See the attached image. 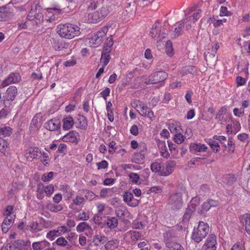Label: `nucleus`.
Masks as SVG:
<instances>
[{"label":"nucleus","mask_w":250,"mask_h":250,"mask_svg":"<svg viewBox=\"0 0 250 250\" xmlns=\"http://www.w3.org/2000/svg\"><path fill=\"white\" fill-rule=\"evenodd\" d=\"M58 28H59L58 33L62 38L71 39L80 34V28L73 24H61Z\"/></svg>","instance_id":"nucleus-1"},{"label":"nucleus","mask_w":250,"mask_h":250,"mask_svg":"<svg viewBox=\"0 0 250 250\" xmlns=\"http://www.w3.org/2000/svg\"><path fill=\"white\" fill-rule=\"evenodd\" d=\"M209 229L208 224L203 222H199L197 228H194L191 238L196 243H199L206 237Z\"/></svg>","instance_id":"nucleus-2"},{"label":"nucleus","mask_w":250,"mask_h":250,"mask_svg":"<svg viewBox=\"0 0 250 250\" xmlns=\"http://www.w3.org/2000/svg\"><path fill=\"white\" fill-rule=\"evenodd\" d=\"M168 74L162 70L153 72L144 80L146 84H156L159 83L164 82L167 78Z\"/></svg>","instance_id":"nucleus-3"},{"label":"nucleus","mask_w":250,"mask_h":250,"mask_svg":"<svg viewBox=\"0 0 250 250\" xmlns=\"http://www.w3.org/2000/svg\"><path fill=\"white\" fill-rule=\"evenodd\" d=\"M178 191L171 195L169 198L168 204L172 205L175 208H180L183 204L182 194H187L186 188L181 187L178 189Z\"/></svg>","instance_id":"nucleus-4"},{"label":"nucleus","mask_w":250,"mask_h":250,"mask_svg":"<svg viewBox=\"0 0 250 250\" xmlns=\"http://www.w3.org/2000/svg\"><path fill=\"white\" fill-rule=\"evenodd\" d=\"M108 30V26H104L96 34L89 39V44L91 46L96 47L99 46L103 41V39Z\"/></svg>","instance_id":"nucleus-5"},{"label":"nucleus","mask_w":250,"mask_h":250,"mask_svg":"<svg viewBox=\"0 0 250 250\" xmlns=\"http://www.w3.org/2000/svg\"><path fill=\"white\" fill-rule=\"evenodd\" d=\"M109 13L108 6L101 5L98 7V9L92 14L91 18V22H97L103 20Z\"/></svg>","instance_id":"nucleus-6"},{"label":"nucleus","mask_w":250,"mask_h":250,"mask_svg":"<svg viewBox=\"0 0 250 250\" xmlns=\"http://www.w3.org/2000/svg\"><path fill=\"white\" fill-rule=\"evenodd\" d=\"M167 34V30L164 27H158L156 25L154 24L152 26L150 31V34L152 38H155L157 36L159 38L160 40L165 38V35ZM157 46L161 45L160 41L157 42Z\"/></svg>","instance_id":"nucleus-7"},{"label":"nucleus","mask_w":250,"mask_h":250,"mask_svg":"<svg viewBox=\"0 0 250 250\" xmlns=\"http://www.w3.org/2000/svg\"><path fill=\"white\" fill-rule=\"evenodd\" d=\"M42 152L37 147H30L25 152V157L30 161L33 159H40L42 156Z\"/></svg>","instance_id":"nucleus-8"},{"label":"nucleus","mask_w":250,"mask_h":250,"mask_svg":"<svg viewBox=\"0 0 250 250\" xmlns=\"http://www.w3.org/2000/svg\"><path fill=\"white\" fill-rule=\"evenodd\" d=\"M34 250H56L55 248L51 246V244L46 240L35 242L32 243Z\"/></svg>","instance_id":"nucleus-9"},{"label":"nucleus","mask_w":250,"mask_h":250,"mask_svg":"<svg viewBox=\"0 0 250 250\" xmlns=\"http://www.w3.org/2000/svg\"><path fill=\"white\" fill-rule=\"evenodd\" d=\"M216 236L213 234L209 235L202 247L203 250H216Z\"/></svg>","instance_id":"nucleus-10"},{"label":"nucleus","mask_w":250,"mask_h":250,"mask_svg":"<svg viewBox=\"0 0 250 250\" xmlns=\"http://www.w3.org/2000/svg\"><path fill=\"white\" fill-rule=\"evenodd\" d=\"M176 162L174 161H169L165 163L160 172V175L166 176L171 174L174 171Z\"/></svg>","instance_id":"nucleus-11"},{"label":"nucleus","mask_w":250,"mask_h":250,"mask_svg":"<svg viewBox=\"0 0 250 250\" xmlns=\"http://www.w3.org/2000/svg\"><path fill=\"white\" fill-rule=\"evenodd\" d=\"M21 80V76L18 73H11L2 82L0 87H4L12 83H16Z\"/></svg>","instance_id":"nucleus-12"},{"label":"nucleus","mask_w":250,"mask_h":250,"mask_svg":"<svg viewBox=\"0 0 250 250\" xmlns=\"http://www.w3.org/2000/svg\"><path fill=\"white\" fill-rule=\"evenodd\" d=\"M164 241L165 245H169L174 243H176L177 237L175 231L172 229H169L166 231L163 234Z\"/></svg>","instance_id":"nucleus-13"},{"label":"nucleus","mask_w":250,"mask_h":250,"mask_svg":"<svg viewBox=\"0 0 250 250\" xmlns=\"http://www.w3.org/2000/svg\"><path fill=\"white\" fill-rule=\"evenodd\" d=\"M140 148H141V152L135 153L132 158L133 162L139 164L144 163L146 152V148L145 145H143L142 147L140 146Z\"/></svg>","instance_id":"nucleus-14"},{"label":"nucleus","mask_w":250,"mask_h":250,"mask_svg":"<svg viewBox=\"0 0 250 250\" xmlns=\"http://www.w3.org/2000/svg\"><path fill=\"white\" fill-rule=\"evenodd\" d=\"M44 127L47 130L54 131L60 128L61 122L59 119L54 118L46 122L44 124Z\"/></svg>","instance_id":"nucleus-15"},{"label":"nucleus","mask_w":250,"mask_h":250,"mask_svg":"<svg viewBox=\"0 0 250 250\" xmlns=\"http://www.w3.org/2000/svg\"><path fill=\"white\" fill-rule=\"evenodd\" d=\"M18 93V89L15 86H9L5 93V98L7 101H13Z\"/></svg>","instance_id":"nucleus-16"},{"label":"nucleus","mask_w":250,"mask_h":250,"mask_svg":"<svg viewBox=\"0 0 250 250\" xmlns=\"http://www.w3.org/2000/svg\"><path fill=\"white\" fill-rule=\"evenodd\" d=\"M207 146L200 143H191L189 146V151L192 153L206 151Z\"/></svg>","instance_id":"nucleus-17"},{"label":"nucleus","mask_w":250,"mask_h":250,"mask_svg":"<svg viewBox=\"0 0 250 250\" xmlns=\"http://www.w3.org/2000/svg\"><path fill=\"white\" fill-rule=\"evenodd\" d=\"M188 18L183 19L181 22L176 23L174 26V30L173 31V36L176 38L182 34V28L184 27V23H187Z\"/></svg>","instance_id":"nucleus-18"},{"label":"nucleus","mask_w":250,"mask_h":250,"mask_svg":"<svg viewBox=\"0 0 250 250\" xmlns=\"http://www.w3.org/2000/svg\"><path fill=\"white\" fill-rule=\"evenodd\" d=\"M115 213L118 217L123 219L125 216H127L129 212L125 206H119L115 208Z\"/></svg>","instance_id":"nucleus-19"},{"label":"nucleus","mask_w":250,"mask_h":250,"mask_svg":"<svg viewBox=\"0 0 250 250\" xmlns=\"http://www.w3.org/2000/svg\"><path fill=\"white\" fill-rule=\"evenodd\" d=\"M13 223V219L11 217L10 218L7 216L3 220L1 224V230L3 233L8 232L9 229L11 228L12 223Z\"/></svg>","instance_id":"nucleus-20"},{"label":"nucleus","mask_w":250,"mask_h":250,"mask_svg":"<svg viewBox=\"0 0 250 250\" xmlns=\"http://www.w3.org/2000/svg\"><path fill=\"white\" fill-rule=\"evenodd\" d=\"M85 2L88 11L96 9L102 4L101 0H87Z\"/></svg>","instance_id":"nucleus-21"},{"label":"nucleus","mask_w":250,"mask_h":250,"mask_svg":"<svg viewBox=\"0 0 250 250\" xmlns=\"http://www.w3.org/2000/svg\"><path fill=\"white\" fill-rule=\"evenodd\" d=\"M78 136V133L75 131H71L64 135L62 140L64 142H70L75 143L77 141V138Z\"/></svg>","instance_id":"nucleus-22"},{"label":"nucleus","mask_w":250,"mask_h":250,"mask_svg":"<svg viewBox=\"0 0 250 250\" xmlns=\"http://www.w3.org/2000/svg\"><path fill=\"white\" fill-rule=\"evenodd\" d=\"M241 221L247 233L250 235V214L246 213L241 217Z\"/></svg>","instance_id":"nucleus-23"},{"label":"nucleus","mask_w":250,"mask_h":250,"mask_svg":"<svg viewBox=\"0 0 250 250\" xmlns=\"http://www.w3.org/2000/svg\"><path fill=\"white\" fill-rule=\"evenodd\" d=\"M46 208L50 211L56 213L62 211L63 207L62 205L55 203L48 204Z\"/></svg>","instance_id":"nucleus-24"},{"label":"nucleus","mask_w":250,"mask_h":250,"mask_svg":"<svg viewBox=\"0 0 250 250\" xmlns=\"http://www.w3.org/2000/svg\"><path fill=\"white\" fill-rule=\"evenodd\" d=\"M74 122L72 117L68 116L63 119L62 128L64 130L71 129L74 125Z\"/></svg>","instance_id":"nucleus-25"},{"label":"nucleus","mask_w":250,"mask_h":250,"mask_svg":"<svg viewBox=\"0 0 250 250\" xmlns=\"http://www.w3.org/2000/svg\"><path fill=\"white\" fill-rule=\"evenodd\" d=\"M11 12L6 6L0 7V21L7 20L11 16Z\"/></svg>","instance_id":"nucleus-26"},{"label":"nucleus","mask_w":250,"mask_h":250,"mask_svg":"<svg viewBox=\"0 0 250 250\" xmlns=\"http://www.w3.org/2000/svg\"><path fill=\"white\" fill-rule=\"evenodd\" d=\"M159 147L160 148L161 155L164 158H167L169 156V153L168 151L165 142H160Z\"/></svg>","instance_id":"nucleus-27"},{"label":"nucleus","mask_w":250,"mask_h":250,"mask_svg":"<svg viewBox=\"0 0 250 250\" xmlns=\"http://www.w3.org/2000/svg\"><path fill=\"white\" fill-rule=\"evenodd\" d=\"M118 241L117 239H113L107 242L104 247L106 250H114L118 247Z\"/></svg>","instance_id":"nucleus-28"},{"label":"nucleus","mask_w":250,"mask_h":250,"mask_svg":"<svg viewBox=\"0 0 250 250\" xmlns=\"http://www.w3.org/2000/svg\"><path fill=\"white\" fill-rule=\"evenodd\" d=\"M76 230L78 232H82L85 230L91 231L92 229L88 224L85 222H83L78 224L76 227Z\"/></svg>","instance_id":"nucleus-29"},{"label":"nucleus","mask_w":250,"mask_h":250,"mask_svg":"<svg viewBox=\"0 0 250 250\" xmlns=\"http://www.w3.org/2000/svg\"><path fill=\"white\" fill-rule=\"evenodd\" d=\"M124 201L129 206L133 207L135 205L132 202V200L133 198V194L129 191L125 192L123 195Z\"/></svg>","instance_id":"nucleus-30"},{"label":"nucleus","mask_w":250,"mask_h":250,"mask_svg":"<svg viewBox=\"0 0 250 250\" xmlns=\"http://www.w3.org/2000/svg\"><path fill=\"white\" fill-rule=\"evenodd\" d=\"M106 225L110 229H114L118 225V219L115 217H107Z\"/></svg>","instance_id":"nucleus-31"},{"label":"nucleus","mask_w":250,"mask_h":250,"mask_svg":"<svg viewBox=\"0 0 250 250\" xmlns=\"http://www.w3.org/2000/svg\"><path fill=\"white\" fill-rule=\"evenodd\" d=\"M107 240V237L100 235H96L94 236L93 242L95 246H98L100 243L104 244Z\"/></svg>","instance_id":"nucleus-32"},{"label":"nucleus","mask_w":250,"mask_h":250,"mask_svg":"<svg viewBox=\"0 0 250 250\" xmlns=\"http://www.w3.org/2000/svg\"><path fill=\"white\" fill-rule=\"evenodd\" d=\"M12 130L9 126L1 125L0 126V135L3 137L9 136L12 134Z\"/></svg>","instance_id":"nucleus-33"},{"label":"nucleus","mask_w":250,"mask_h":250,"mask_svg":"<svg viewBox=\"0 0 250 250\" xmlns=\"http://www.w3.org/2000/svg\"><path fill=\"white\" fill-rule=\"evenodd\" d=\"M113 194V189L111 188H104L100 191V196L101 198L111 197Z\"/></svg>","instance_id":"nucleus-34"},{"label":"nucleus","mask_w":250,"mask_h":250,"mask_svg":"<svg viewBox=\"0 0 250 250\" xmlns=\"http://www.w3.org/2000/svg\"><path fill=\"white\" fill-rule=\"evenodd\" d=\"M78 121L79 122L78 127L81 129H85L87 125V122L86 118L81 115L78 116Z\"/></svg>","instance_id":"nucleus-35"},{"label":"nucleus","mask_w":250,"mask_h":250,"mask_svg":"<svg viewBox=\"0 0 250 250\" xmlns=\"http://www.w3.org/2000/svg\"><path fill=\"white\" fill-rule=\"evenodd\" d=\"M200 198L198 197H195L192 198L188 206V208L190 209H192V211H194L197 206L199 204Z\"/></svg>","instance_id":"nucleus-36"},{"label":"nucleus","mask_w":250,"mask_h":250,"mask_svg":"<svg viewBox=\"0 0 250 250\" xmlns=\"http://www.w3.org/2000/svg\"><path fill=\"white\" fill-rule=\"evenodd\" d=\"M196 68L193 66H187L183 68L181 71V73L182 75H187L188 74H193L196 72Z\"/></svg>","instance_id":"nucleus-37"},{"label":"nucleus","mask_w":250,"mask_h":250,"mask_svg":"<svg viewBox=\"0 0 250 250\" xmlns=\"http://www.w3.org/2000/svg\"><path fill=\"white\" fill-rule=\"evenodd\" d=\"M162 167L161 166V164L157 162L152 163L150 166V169L152 171L154 172H158L160 175V172L162 170Z\"/></svg>","instance_id":"nucleus-38"},{"label":"nucleus","mask_w":250,"mask_h":250,"mask_svg":"<svg viewBox=\"0 0 250 250\" xmlns=\"http://www.w3.org/2000/svg\"><path fill=\"white\" fill-rule=\"evenodd\" d=\"M166 52L169 56H171L173 54L172 44L170 41H168L166 43Z\"/></svg>","instance_id":"nucleus-39"},{"label":"nucleus","mask_w":250,"mask_h":250,"mask_svg":"<svg viewBox=\"0 0 250 250\" xmlns=\"http://www.w3.org/2000/svg\"><path fill=\"white\" fill-rule=\"evenodd\" d=\"M69 44L64 42L58 41L55 43L54 47L56 50H61L63 48H66L68 47Z\"/></svg>","instance_id":"nucleus-40"},{"label":"nucleus","mask_w":250,"mask_h":250,"mask_svg":"<svg viewBox=\"0 0 250 250\" xmlns=\"http://www.w3.org/2000/svg\"><path fill=\"white\" fill-rule=\"evenodd\" d=\"M166 247L167 248V250H181L184 249L183 247L177 242L169 244V246L168 245H167Z\"/></svg>","instance_id":"nucleus-41"},{"label":"nucleus","mask_w":250,"mask_h":250,"mask_svg":"<svg viewBox=\"0 0 250 250\" xmlns=\"http://www.w3.org/2000/svg\"><path fill=\"white\" fill-rule=\"evenodd\" d=\"M110 59V55L102 54L100 62L103 63V67H105V66L108 63Z\"/></svg>","instance_id":"nucleus-42"},{"label":"nucleus","mask_w":250,"mask_h":250,"mask_svg":"<svg viewBox=\"0 0 250 250\" xmlns=\"http://www.w3.org/2000/svg\"><path fill=\"white\" fill-rule=\"evenodd\" d=\"M44 192L46 193L47 196H50L53 194L54 191V186L52 184H50L44 187Z\"/></svg>","instance_id":"nucleus-43"},{"label":"nucleus","mask_w":250,"mask_h":250,"mask_svg":"<svg viewBox=\"0 0 250 250\" xmlns=\"http://www.w3.org/2000/svg\"><path fill=\"white\" fill-rule=\"evenodd\" d=\"M211 208L209 203L207 200L206 202H204V203L202 205V209L201 210H198V212L199 213H203L204 212H207Z\"/></svg>","instance_id":"nucleus-44"},{"label":"nucleus","mask_w":250,"mask_h":250,"mask_svg":"<svg viewBox=\"0 0 250 250\" xmlns=\"http://www.w3.org/2000/svg\"><path fill=\"white\" fill-rule=\"evenodd\" d=\"M129 180L131 182L135 184H137L140 179L139 175L136 173L131 172L129 175Z\"/></svg>","instance_id":"nucleus-45"},{"label":"nucleus","mask_w":250,"mask_h":250,"mask_svg":"<svg viewBox=\"0 0 250 250\" xmlns=\"http://www.w3.org/2000/svg\"><path fill=\"white\" fill-rule=\"evenodd\" d=\"M29 227L30 228V230L34 233H36L39 230H40V229H39V224L36 222H31Z\"/></svg>","instance_id":"nucleus-46"},{"label":"nucleus","mask_w":250,"mask_h":250,"mask_svg":"<svg viewBox=\"0 0 250 250\" xmlns=\"http://www.w3.org/2000/svg\"><path fill=\"white\" fill-rule=\"evenodd\" d=\"M185 137L181 133H176L174 135V140L175 143L181 144L184 140Z\"/></svg>","instance_id":"nucleus-47"},{"label":"nucleus","mask_w":250,"mask_h":250,"mask_svg":"<svg viewBox=\"0 0 250 250\" xmlns=\"http://www.w3.org/2000/svg\"><path fill=\"white\" fill-rule=\"evenodd\" d=\"M149 110V108L144 103H143L142 105L140 107V109H137L140 115L144 117L146 115V112H147Z\"/></svg>","instance_id":"nucleus-48"},{"label":"nucleus","mask_w":250,"mask_h":250,"mask_svg":"<svg viewBox=\"0 0 250 250\" xmlns=\"http://www.w3.org/2000/svg\"><path fill=\"white\" fill-rule=\"evenodd\" d=\"M58 236L59 235L56 230H51L47 233L46 238L51 241H53L56 237Z\"/></svg>","instance_id":"nucleus-49"},{"label":"nucleus","mask_w":250,"mask_h":250,"mask_svg":"<svg viewBox=\"0 0 250 250\" xmlns=\"http://www.w3.org/2000/svg\"><path fill=\"white\" fill-rule=\"evenodd\" d=\"M78 218L79 220H83L85 221L88 220L89 219L90 216L88 212L83 211L78 214Z\"/></svg>","instance_id":"nucleus-50"},{"label":"nucleus","mask_w":250,"mask_h":250,"mask_svg":"<svg viewBox=\"0 0 250 250\" xmlns=\"http://www.w3.org/2000/svg\"><path fill=\"white\" fill-rule=\"evenodd\" d=\"M84 198L83 197L77 196L75 199L73 200V203L77 206H80L83 204L84 202Z\"/></svg>","instance_id":"nucleus-51"},{"label":"nucleus","mask_w":250,"mask_h":250,"mask_svg":"<svg viewBox=\"0 0 250 250\" xmlns=\"http://www.w3.org/2000/svg\"><path fill=\"white\" fill-rule=\"evenodd\" d=\"M53 175L54 173L53 172H50L48 173H45L42 176V180L43 182L49 181L52 179Z\"/></svg>","instance_id":"nucleus-52"},{"label":"nucleus","mask_w":250,"mask_h":250,"mask_svg":"<svg viewBox=\"0 0 250 250\" xmlns=\"http://www.w3.org/2000/svg\"><path fill=\"white\" fill-rule=\"evenodd\" d=\"M201 11L200 10H198L197 12L194 13L192 15V17H189L188 18V21H189L191 20V18H192V20L193 21V22H195L196 21H197L200 17H201Z\"/></svg>","instance_id":"nucleus-53"},{"label":"nucleus","mask_w":250,"mask_h":250,"mask_svg":"<svg viewBox=\"0 0 250 250\" xmlns=\"http://www.w3.org/2000/svg\"><path fill=\"white\" fill-rule=\"evenodd\" d=\"M233 112L234 115L238 117H242L244 115V110L243 108H234Z\"/></svg>","instance_id":"nucleus-54"},{"label":"nucleus","mask_w":250,"mask_h":250,"mask_svg":"<svg viewBox=\"0 0 250 250\" xmlns=\"http://www.w3.org/2000/svg\"><path fill=\"white\" fill-rule=\"evenodd\" d=\"M230 250H246L245 247L241 243L237 242L231 247Z\"/></svg>","instance_id":"nucleus-55"},{"label":"nucleus","mask_w":250,"mask_h":250,"mask_svg":"<svg viewBox=\"0 0 250 250\" xmlns=\"http://www.w3.org/2000/svg\"><path fill=\"white\" fill-rule=\"evenodd\" d=\"M55 242L57 245L60 246H65L67 244V241L62 237L58 238Z\"/></svg>","instance_id":"nucleus-56"},{"label":"nucleus","mask_w":250,"mask_h":250,"mask_svg":"<svg viewBox=\"0 0 250 250\" xmlns=\"http://www.w3.org/2000/svg\"><path fill=\"white\" fill-rule=\"evenodd\" d=\"M130 233L131 239L133 241L137 240L141 237L140 233L137 231H130Z\"/></svg>","instance_id":"nucleus-57"},{"label":"nucleus","mask_w":250,"mask_h":250,"mask_svg":"<svg viewBox=\"0 0 250 250\" xmlns=\"http://www.w3.org/2000/svg\"><path fill=\"white\" fill-rule=\"evenodd\" d=\"M98 169H105L107 167L108 164L105 160H103L101 162L96 163Z\"/></svg>","instance_id":"nucleus-58"},{"label":"nucleus","mask_w":250,"mask_h":250,"mask_svg":"<svg viewBox=\"0 0 250 250\" xmlns=\"http://www.w3.org/2000/svg\"><path fill=\"white\" fill-rule=\"evenodd\" d=\"M193 212V211H192V209H190L189 208H188L184 215L183 220L185 221H188L190 218Z\"/></svg>","instance_id":"nucleus-59"},{"label":"nucleus","mask_w":250,"mask_h":250,"mask_svg":"<svg viewBox=\"0 0 250 250\" xmlns=\"http://www.w3.org/2000/svg\"><path fill=\"white\" fill-rule=\"evenodd\" d=\"M96 207L98 213L102 214L103 211L105 209V204L103 203L99 202L96 204Z\"/></svg>","instance_id":"nucleus-60"},{"label":"nucleus","mask_w":250,"mask_h":250,"mask_svg":"<svg viewBox=\"0 0 250 250\" xmlns=\"http://www.w3.org/2000/svg\"><path fill=\"white\" fill-rule=\"evenodd\" d=\"M110 92V89L108 87H106L104 90L100 93V94L105 100H106L107 97L109 95Z\"/></svg>","instance_id":"nucleus-61"},{"label":"nucleus","mask_w":250,"mask_h":250,"mask_svg":"<svg viewBox=\"0 0 250 250\" xmlns=\"http://www.w3.org/2000/svg\"><path fill=\"white\" fill-rule=\"evenodd\" d=\"M143 104V103L141 102L139 100H134L131 102V105L132 106L136 109H138V108L140 109V107Z\"/></svg>","instance_id":"nucleus-62"},{"label":"nucleus","mask_w":250,"mask_h":250,"mask_svg":"<svg viewBox=\"0 0 250 250\" xmlns=\"http://www.w3.org/2000/svg\"><path fill=\"white\" fill-rule=\"evenodd\" d=\"M67 227H65V226H61V227H58L57 228V229L56 230L58 235H62V234H63V233H64L65 232H66L67 231Z\"/></svg>","instance_id":"nucleus-63"},{"label":"nucleus","mask_w":250,"mask_h":250,"mask_svg":"<svg viewBox=\"0 0 250 250\" xmlns=\"http://www.w3.org/2000/svg\"><path fill=\"white\" fill-rule=\"evenodd\" d=\"M210 146L214 152H217L219 150V145L216 141H212L210 144Z\"/></svg>","instance_id":"nucleus-64"}]
</instances>
